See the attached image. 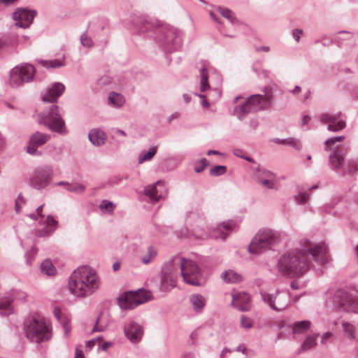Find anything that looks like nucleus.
Masks as SVG:
<instances>
[{"label": "nucleus", "instance_id": "nucleus-1", "mask_svg": "<svg viewBox=\"0 0 358 358\" xmlns=\"http://www.w3.org/2000/svg\"><path fill=\"white\" fill-rule=\"evenodd\" d=\"M301 249L285 253L278 260V269L289 277H301L310 268V257L318 265L329 262L327 246L324 243L314 244L308 240L301 241Z\"/></svg>", "mask_w": 358, "mask_h": 358}, {"label": "nucleus", "instance_id": "nucleus-2", "mask_svg": "<svg viewBox=\"0 0 358 358\" xmlns=\"http://www.w3.org/2000/svg\"><path fill=\"white\" fill-rule=\"evenodd\" d=\"M131 25L133 31L138 33L154 32L157 43L166 52L176 51L182 45V32L171 25L154 27L143 16H135L131 20Z\"/></svg>", "mask_w": 358, "mask_h": 358}, {"label": "nucleus", "instance_id": "nucleus-3", "mask_svg": "<svg viewBox=\"0 0 358 358\" xmlns=\"http://www.w3.org/2000/svg\"><path fill=\"white\" fill-rule=\"evenodd\" d=\"M99 287V280L96 271L87 266L74 270L69 280L70 292L78 297L92 294Z\"/></svg>", "mask_w": 358, "mask_h": 358}, {"label": "nucleus", "instance_id": "nucleus-4", "mask_svg": "<svg viewBox=\"0 0 358 358\" xmlns=\"http://www.w3.org/2000/svg\"><path fill=\"white\" fill-rule=\"evenodd\" d=\"M282 238V235L279 231L270 229H260L249 245L248 251L251 254L259 255L263 250L271 249Z\"/></svg>", "mask_w": 358, "mask_h": 358}, {"label": "nucleus", "instance_id": "nucleus-5", "mask_svg": "<svg viewBox=\"0 0 358 358\" xmlns=\"http://www.w3.org/2000/svg\"><path fill=\"white\" fill-rule=\"evenodd\" d=\"M38 123L48 129L59 134H66L68 131L64 120L59 113V107L53 103L38 115Z\"/></svg>", "mask_w": 358, "mask_h": 358}, {"label": "nucleus", "instance_id": "nucleus-6", "mask_svg": "<svg viewBox=\"0 0 358 358\" xmlns=\"http://www.w3.org/2000/svg\"><path fill=\"white\" fill-rule=\"evenodd\" d=\"M335 309L341 312H358V290L354 288L337 289L332 298Z\"/></svg>", "mask_w": 358, "mask_h": 358}, {"label": "nucleus", "instance_id": "nucleus-7", "mask_svg": "<svg viewBox=\"0 0 358 358\" xmlns=\"http://www.w3.org/2000/svg\"><path fill=\"white\" fill-rule=\"evenodd\" d=\"M24 331L28 339L40 343L52 337L50 327L40 317H32L24 322Z\"/></svg>", "mask_w": 358, "mask_h": 358}, {"label": "nucleus", "instance_id": "nucleus-8", "mask_svg": "<svg viewBox=\"0 0 358 358\" xmlns=\"http://www.w3.org/2000/svg\"><path fill=\"white\" fill-rule=\"evenodd\" d=\"M178 266L180 267V274L184 281L191 285L200 286L201 270L197 264L191 259L179 257Z\"/></svg>", "mask_w": 358, "mask_h": 358}, {"label": "nucleus", "instance_id": "nucleus-9", "mask_svg": "<svg viewBox=\"0 0 358 358\" xmlns=\"http://www.w3.org/2000/svg\"><path fill=\"white\" fill-rule=\"evenodd\" d=\"M35 73V67L30 64L17 65L10 71L9 84L13 87H18L33 81Z\"/></svg>", "mask_w": 358, "mask_h": 358}, {"label": "nucleus", "instance_id": "nucleus-10", "mask_svg": "<svg viewBox=\"0 0 358 358\" xmlns=\"http://www.w3.org/2000/svg\"><path fill=\"white\" fill-rule=\"evenodd\" d=\"M260 295L262 300L275 311H283L290 304V294L287 291H276L274 293L261 291Z\"/></svg>", "mask_w": 358, "mask_h": 358}, {"label": "nucleus", "instance_id": "nucleus-11", "mask_svg": "<svg viewBox=\"0 0 358 358\" xmlns=\"http://www.w3.org/2000/svg\"><path fill=\"white\" fill-rule=\"evenodd\" d=\"M54 176L53 168L52 166L45 165L36 168L29 179V185L32 188L37 190L46 189Z\"/></svg>", "mask_w": 358, "mask_h": 358}, {"label": "nucleus", "instance_id": "nucleus-12", "mask_svg": "<svg viewBox=\"0 0 358 358\" xmlns=\"http://www.w3.org/2000/svg\"><path fill=\"white\" fill-rule=\"evenodd\" d=\"M151 293L145 290L126 292L118 298V303L122 309L132 310L150 299Z\"/></svg>", "mask_w": 358, "mask_h": 358}, {"label": "nucleus", "instance_id": "nucleus-13", "mask_svg": "<svg viewBox=\"0 0 358 358\" xmlns=\"http://www.w3.org/2000/svg\"><path fill=\"white\" fill-rule=\"evenodd\" d=\"M236 224L234 221L229 220L224 222L213 229L212 231L207 232L203 229H194V235L197 238L204 239L212 238L215 239L224 240L227 236L236 229Z\"/></svg>", "mask_w": 358, "mask_h": 358}, {"label": "nucleus", "instance_id": "nucleus-14", "mask_svg": "<svg viewBox=\"0 0 358 358\" xmlns=\"http://www.w3.org/2000/svg\"><path fill=\"white\" fill-rule=\"evenodd\" d=\"M27 295L20 290L13 289L0 297V315H9L13 312L12 303L15 300L24 301Z\"/></svg>", "mask_w": 358, "mask_h": 358}, {"label": "nucleus", "instance_id": "nucleus-15", "mask_svg": "<svg viewBox=\"0 0 358 358\" xmlns=\"http://www.w3.org/2000/svg\"><path fill=\"white\" fill-rule=\"evenodd\" d=\"M263 92H264V95L258 94H253L247 99V101L250 103L252 109H253L255 112L266 109L270 106L273 96L271 90L264 87Z\"/></svg>", "mask_w": 358, "mask_h": 358}, {"label": "nucleus", "instance_id": "nucleus-16", "mask_svg": "<svg viewBox=\"0 0 358 358\" xmlns=\"http://www.w3.org/2000/svg\"><path fill=\"white\" fill-rule=\"evenodd\" d=\"M320 120L322 124H327V129L330 131L337 132L346 127L345 120L341 113H323L320 115Z\"/></svg>", "mask_w": 358, "mask_h": 358}, {"label": "nucleus", "instance_id": "nucleus-17", "mask_svg": "<svg viewBox=\"0 0 358 358\" xmlns=\"http://www.w3.org/2000/svg\"><path fill=\"white\" fill-rule=\"evenodd\" d=\"M36 15V11L34 10H27L25 8H17L13 14V20L15 21V25L21 28H27L32 23V21Z\"/></svg>", "mask_w": 358, "mask_h": 358}, {"label": "nucleus", "instance_id": "nucleus-18", "mask_svg": "<svg viewBox=\"0 0 358 358\" xmlns=\"http://www.w3.org/2000/svg\"><path fill=\"white\" fill-rule=\"evenodd\" d=\"M50 138V134L36 131L30 136L27 152L31 155H41V152L38 151L37 148L43 145Z\"/></svg>", "mask_w": 358, "mask_h": 358}, {"label": "nucleus", "instance_id": "nucleus-19", "mask_svg": "<svg viewBox=\"0 0 358 358\" xmlns=\"http://www.w3.org/2000/svg\"><path fill=\"white\" fill-rule=\"evenodd\" d=\"M125 336L133 343H139L143 335L141 325L134 321H128L124 325Z\"/></svg>", "mask_w": 358, "mask_h": 358}, {"label": "nucleus", "instance_id": "nucleus-20", "mask_svg": "<svg viewBox=\"0 0 358 358\" xmlns=\"http://www.w3.org/2000/svg\"><path fill=\"white\" fill-rule=\"evenodd\" d=\"M348 149L343 146L337 145L329 155V162L333 170L340 171L345 166V158Z\"/></svg>", "mask_w": 358, "mask_h": 358}, {"label": "nucleus", "instance_id": "nucleus-21", "mask_svg": "<svg viewBox=\"0 0 358 358\" xmlns=\"http://www.w3.org/2000/svg\"><path fill=\"white\" fill-rule=\"evenodd\" d=\"M65 90V86L61 83H55L48 87L45 94L42 96L43 102L57 103L58 99Z\"/></svg>", "mask_w": 358, "mask_h": 358}, {"label": "nucleus", "instance_id": "nucleus-22", "mask_svg": "<svg viewBox=\"0 0 358 358\" xmlns=\"http://www.w3.org/2000/svg\"><path fill=\"white\" fill-rule=\"evenodd\" d=\"M178 259H179V256H176L166 262L162 268L161 274L175 275L176 278H178L180 273V267L178 266V260H176Z\"/></svg>", "mask_w": 358, "mask_h": 358}, {"label": "nucleus", "instance_id": "nucleus-23", "mask_svg": "<svg viewBox=\"0 0 358 358\" xmlns=\"http://www.w3.org/2000/svg\"><path fill=\"white\" fill-rule=\"evenodd\" d=\"M88 138L94 145L101 146L105 144L107 136L103 130L95 128L89 131Z\"/></svg>", "mask_w": 358, "mask_h": 358}, {"label": "nucleus", "instance_id": "nucleus-24", "mask_svg": "<svg viewBox=\"0 0 358 358\" xmlns=\"http://www.w3.org/2000/svg\"><path fill=\"white\" fill-rule=\"evenodd\" d=\"M57 224V221L52 215H48L45 220V227L38 230L37 236L39 237L50 236L56 230Z\"/></svg>", "mask_w": 358, "mask_h": 358}, {"label": "nucleus", "instance_id": "nucleus-25", "mask_svg": "<svg viewBox=\"0 0 358 358\" xmlns=\"http://www.w3.org/2000/svg\"><path fill=\"white\" fill-rule=\"evenodd\" d=\"M53 314L56 319L57 320V321L61 324L64 330V336H68L71 329L69 318L62 316V310L59 307L57 306L54 308Z\"/></svg>", "mask_w": 358, "mask_h": 358}, {"label": "nucleus", "instance_id": "nucleus-26", "mask_svg": "<svg viewBox=\"0 0 358 358\" xmlns=\"http://www.w3.org/2000/svg\"><path fill=\"white\" fill-rule=\"evenodd\" d=\"M232 303L238 310L247 311L250 308V296L245 293L243 296H233Z\"/></svg>", "mask_w": 358, "mask_h": 358}, {"label": "nucleus", "instance_id": "nucleus-27", "mask_svg": "<svg viewBox=\"0 0 358 358\" xmlns=\"http://www.w3.org/2000/svg\"><path fill=\"white\" fill-rule=\"evenodd\" d=\"M164 186V182L162 180H158L155 184L148 185L144 189L145 194L148 196L153 201H158L161 197V194H158V190L157 186Z\"/></svg>", "mask_w": 358, "mask_h": 358}, {"label": "nucleus", "instance_id": "nucleus-28", "mask_svg": "<svg viewBox=\"0 0 358 358\" xmlns=\"http://www.w3.org/2000/svg\"><path fill=\"white\" fill-rule=\"evenodd\" d=\"M176 279L175 275L161 274V282L159 289L162 292H167L176 287Z\"/></svg>", "mask_w": 358, "mask_h": 358}, {"label": "nucleus", "instance_id": "nucleus-29", "mask_svg": "<svg viewBox=\"0 0 358 358\" xmlns=\"http://www.w3.org/2000/svg\"><path fill=\"white\" fill-rule=\"evenodd\" d=\"M189 301L196 313H201L206 303L205 297L198 294H192L189 297Z\"/></svg>", "mask_w": 358, "mask_h": 358}, {"label": "nucleus", "instance_id": "nucleus-30", "mask_svg": "<svg viewBox=\"0 0 358 358\" xmlns=\"http://www.w3.org/2000/svg\"><path fill=\"white\" fill-rule=\"evenodd\" d=\"M255 112L247 100L241 106H236L234 113L239 120H243L250 113Z\"/></svg>", "mask_w": 358, "mask_h": 358}, {"label": "nucleus", "instance_id": "nucleus-31", "mask_svg": "<svg viewBox=\"0 0 358 358\" xmlns=\"http://www.w3.org/2000/svg\"><path fill=\"white\" fill-rule=\"evenodd\" d=\"M319 334H315L307 336L304 341L301 344V348L298 351V353L300 354L301 352L308 351L313 348L316 345V340Z\"/></svg>", "mask_w": 358, "mask_h": 358}, {"label": "nucleus", "instance_id": "nucleus-32", "mask_svg": "<svg viewBox=\"0 0 358 358\" xmlns=\"http://www.w3.org/2000/svg\"><path fill=\"white\" fill-rule=\"evenodd\" d=\"M273 141L277 144L289 145L296 150H300L302 148L301 141L297 138L292 137L282 139L276 138H274Z\"/></svg>", "mask_w": 358, "mask_h": 358}, {"label": "nucleus", "instance_id": "nucleus-33", "mask_svg": "<svg viewBox=\"0 0 358 358\" xmlns=\"http://www.w3.org/2000/svg\"><path fill=\"white\" fill-rule=\"evenodd\" d=\"M310 327L309 320H302L296 322L292 325V333L295 334H302L306 332Z\"/></svg>", "mask_w": 358, "mask_h": 358}, {"label": "nucleus", "instance_id": "nucleus-34", "mask_svg": "<svg viewBox=\"0 0 358 358\" xmlns=\"http://www.w3.org/2000/svg\"><path fill=\"white\" fill-rule=\"evenodd\" d=\"M39 63L44 67L47 69L52 68H59L62 66H64L66 65L64 62V57L63 56L62 59H55L50 60H40Z\"/></svg>", "mask_w": 358, "mask_h": 358}, {"label": "nucleus", "instance_id": "nucleus-35", "mask_svg": "<svg viewBox=\"0 0 358 358\" xmlns=\"http://www.w3.org/2000/svg\"><path fill=\"white\" fill-rule=\"evenodd\" d=\"M222 278L224 281L229 283H236L242 280L241 275L232 270L224 271L222 273Z\"/></svg>", "mask_w": 358, "mask_h": 358}, {"label": "nucleus", "instance_id": "nucleus-36", "mask_svg": "<svg viewBox=\"0 0 358 358\" xmlns=\"http://www.w3.org/2000/svg\"><path fill=\"white\" fill-rule=\"evenodd\" d=\"M109 103L115 107H121L125 103L124 97L119 93L111 92L108 95Z\"/></svg>", "mask_w": 358, "mask_h": 358}, {"label": "nucleus", "instance_id": "nucleus-37", "mask_svg": "<svg viewBox=\"0 0 358 358\" xmlns=\"http://www.w3.org/2000/svg\"><path fill=\"white\" fill-rule=\"evenodd\" d=\"M41 272L47 275H54L56 273V268L52 262L45 259L41 264Z\"/></svg>", "mask_w": 358, "mask_h": 358}, {"label": "nucleus", "instance_id": "nucleus-38", "mask_svg": "<svg viewBox=\"0 0 358 358\" xmlns=\"http://www.w3.org/2000/svg\"><path fill=\"white\" fill-rule=\"evenodd\" d=\"M342 327L345 337L350 340L355 339V327L352 324L343 321L342 322Z\"/></svg>", "mask_w": 358, "mask_h": 358}, {"label": "nucleus", "instance_id": "nucleus-39", "mask_svg": "<svg viewBox=\"0 0 358 358\" xmlns=\"http://www.w3.org/2000/svg\"><path fill=\"white\" fill-rule=\"evenodd\" d=\"M157 151V146L151 147L145 152H141L138 157V163L142 164L144 162L150 161L155 155Z\"/></svg>", "mask_w": 358, "mask_h": 358}, {"label": "nucleus", "instance_id": "nucleus-40", "mask_svg": "<svg viewBox=\"0 0 358 358\" xmlns=\"http://www.w3.org/2000/svg\"><path fill=\"white\" fill-rule=\"evenodd\" d=\"M200 90L201 92H205L206 90L210 88V85L208 84V71L205 67H203L200 70Z\"/></svg>", "mask_w": 358, "mask_h": 358}, {"label": "nucleus", "instance_id": "nucleus-41", "mask_svg": "<svg viewBox=\"0 0 358 358\" xmlns=\"http://www.w3.org/2000/svg\"><path fill=\"white\" fill-rule=\"evenodd\" d=\"M345 138V136H338L328 138L324 141L325 150H331L336 143L343 142Z\"/></svg>", "mask_w": 358, "mask_h": 358}, {"label": "nucleus", "instance_id": "nucleus-42", "mask_svg": "<svg viewBox=\"0 0 358 358\" xmlns=\"http://www.w3.org/2000/svg\"><path fill=\"white\" fill-rule=\"evenodd\" d=\"M99 209L103 213H112L115 208V204L108 200H103L99 204Z\"/></svg>", "mask_w": 358, "mask_h": 358}, {"label": "nucleus", "instance_id": "nucleus-43", "mask_svg": "<svg viewBox=\"0 0 358 358\" xmlns=\"http://www.w3.org/2000/svg\"><path fill=\"white\" fill-rule=\"evenodd\" d=\"M343 173L358 171V160H349L342 170Z\"/></svg>", "mask_w": 358, "mask_h": 358}, {"label": "nucleus", "instance_id": "nucleus-44", "mask_svg": "<svg viewBox=\"0 0 358 358\" xmlns=\"http://www.w3.org/2000/svg\"><path fill=\"white\" fill-rule=\"evenodd\" d=\"M258 182L269 189L277 188L275 178H262L260 176H258Z\"/></svg>", "mask_w": 358, "mask_h": 358}, {"label": "nucleus", "instance_id": "nucleus-45", "mask_svg": "<svg viewBox=\"0 0 358 358\" xmlns=\"http://www.w3.org/2000/svg\"><path fill=\"white\" fill-rule=\"evenodd\" d=\"M218 10L224 17L227 18L231 22L234 23L236 21L234 13L231 10L226 8L219 7Z\"/></svg>", "mask_w": 358, "mask_h": 358}, {"label": "nucleus", "instance_id": "nucleus-46", "mask_svg": "<svg viewBox=\"0 0 358 358\" xmlns=\"http://www.w3.org/2000/svg\"><path fill=\"white\" fill-rule=\"evenodd\" d=\"M227 171V166L224 165H217L210 170V174L213 176H220L224 174Z\"/></svg>", "mask_w": 358, "mask_h": 358}, {"label": "nucleus", "instance_id": "nucleus-47", "mask_svg": "<svg viewBox=\"0 0 358 358\" xmlns=\"http://www.w3.org/2000/svg\"><path fill=\"white\" fill-rule=\"evenodd\" d=\"M156 255V251L152 248H150L148 250V255L142 257L141 261L143 264H148V263L150 262L152 258L155 257Z\"/></svg>", "mask_w": 358, "mask_h": 358}, {"label": "nucleus", "instance_id": "nucleus-48", "mask_svg": "<svg viewBox=\"0 0 358 358\" xmlns=\"http://www.w3.org/2000/svg\"><path fill=\"white\" fill-rule=\"evenodd\" d=\"M85 190V186L78 183L71 184L69 192H75L78 194H82Z\"/></svg>", "mask_w": 358, "mask_h": 358}, {"label": "nucleus", "instance_id": "nucleus-49", "mask_svg": "<svg viewBox=\"0 0 358 358\" xmlns=\"http://www.w3.org/2000/svg\"><path fill=\"white\" fill-rule=\"evenodd\" d=\"M209 165L208 161L206 158H202L198 165L194 167V171L201 173Z\"/></svg>", "mask_w": 358, "mask_h": 358}, {"label": "nucleus", "instance_id": "nucleus-50", "mask_svg": "<svg viewBox=\"0 0 358 358\" xmlns=\"http://www.w3.org/2000/svg\"><path fill=\"white\" fill-rule=\"evenodd\" d=\"M25 199L23 197L22 194H19L17 198L15 199V208L16 212L20 213L22 206L25 204Z\"/></svg>", "mask_w": 358, "mask_h": 358}, {"label": "nucleus", "instance_id": "nucleus-51", "mask_svg": "<svg viewBox=\"0 0 358 358\" xmlns=\"http://www.w3.org/2000/svg\"><path fill=\"white\" fill-rule=\"evenodd\" d=\"M241 325L243 328L250 329L252 327V321L250 318L242 315L241 318Z\"/></svg>", "mask_w": 358, "mask_h": 358}, {"label": "nucleus", "instance_id": "nucleus-52", "mask_svg": "<svg viewBox=\"0 0 358 358\" xmlns=\"http://www.w3.org/2000/svg\"><path fill=\"white\" fill-rule=\"evenodd\" d=\"M309 194L306 192H301L296 196V200L299 204H304L308 199Z\"/></svg>", "mask_w": 358, "mask_h": 358}, {"label": "nucleus", "instance_id": "nucleus-53", "mask_svg": "<svg viewBox=\"0 0 358 358\" xmlns=\"http://www.w3.org/2000/svg\"><path fill=\"white\" fill-rule=\"evenodd\" d=\"M80 42L83 46L90 48L92 45V41L86 34H83L80 36Z\"/></svg>", "mask_w": 358, "mask_h": 358}, {"label": "nucleus", "instance_id": "nucleus-54", "mask_svg": "<svg viewBox=\"0 0 358 358\" xmlns=\"http://www.w3.org/2000/svg\"><path fill=\"white\" fill-rule=\"evenodd\" d=\"M100 317H98L96 320L95 325L92 329V331H103L106 329V324H99Z\"/></svg>", "mask_w": 358, "mask_h": 358}, {"label": "nucleus", "instance_id": "nucleus-55", "mask_svg": "<svg viewBox=\"0 0 358 358\" xmlns=\"http://www.w3.org/2000/svg\"><path fill=\"white\" fill-rule=\"evenodd\" d=\"M259 176H260L262 178H269V179L275 178L274 174L269 171L263 169V170H259Z\"/></svg>", "mask_w": 358, "mask_h": 358}, {"label": "nucleus", "instance_id": "nucleus-56", "mask_svg": "<svg viewBox=\"0 0 358 358\" xmlns=\"http://www.w3.org/2000/svg\"><path fill=\"white\" fill-rule=\"evenodd\" d=\"M302 32H303L302 30L299 29H296L293 31L292 36L296 42L299 41L300 36H301Z\"/></svg>", "mask_w": 358, "mask_h": 358}, {"label": "nucleus", "instance_id": "nucleus-57", "mask_svg": "<svg viewBox=\"0 0 358 358\" xmlns=\"http://www.w3.org/2000/svg\"><path fill=\"white\" fill-rule=\"evenodd\" d=\"M198 96L201 99V105L203 108H208L209 106L208 102L206 101V96L204 94H198Z\"/></svg>", "mask_w": 358, "mask_h": 358}, {"label": "nucleus", "instance_id": "nucleus-58", "mask_svg": "<svg viewBox=\"0 0 358 358\" xmlns=\"http://www.w3.org/2000/svg\"><path fill=\"white\" fill-rule=\"evenodd\" d=\"M332 336V334L331 332H326L322 336L321 343L322 344H325L327 342V340H328L331 336Z\"/></svg>", "mask_w": 358, "mask_h": 358}, {"label": "nucleus", "instance_id": "nucleus-59", "mask_svg": "<svg viewBox=\"0 0 358 358\" xmlns=\"http://www.w3.org/2000/svg\"><path fill=\"white\" fill-rule=\"evenodd\" d=\"M71 184L68 182L60 181L55 184L56 186H63L66 190H69Z\"/></svg>", "mask_w": 358, "mask_h": 358}, {"label": "nucleus", "instance_id": "nucleus-60", "mask_svg": "<svg viewBox=\"0 0 358 358\" xmlns=\"http://www.w3.org/2000/svg\"><path fill=\"white\" fill-rule=\"evenodd\" d=\"M74 358H85L83 350L77 348L76 349Z\"/></svg>", "mask_w": 358, "mask_h": 358}, {"label": "nucleus", "instance_id": "nucleus-61", "mask_svg": "<svg viewBox=\"0 0 358 358\" xmlns=\"http://www.w3.org/2000/svg\"><path fill=\"white\" fill-rule=\"evenodd\" d=\"M199 333L197 330H194L191 333L189 338L192 340V343H194V341L197 339Z\"/></svg>", "mask_w": 358, "mask_h": 358}, {"label": "nucleus", "instance_id": "nucleus-62", "mask_svg": "<svg viewBox=\"0 0 358 358\" xmlns=\"http://www.w3.org/2000/svg\"><path fill=\"white\" fill-rule=\"evenodd\" d=\"M243 152H244L240 149H235L233 151V153L234 154V155H236V157H240L241 159H243V157H244Z\"/></svg>", "mask_w": 358, "mask_h": 358}, {"label": "nucleus", "instance_id": "nucleus-63", "mask_svg": "<svg viewBox=\"0 0 358 358\" xmlns=\"http://www.w3.org/2000/svg\"><path fill=\"white\" fill-rule=\"evenodd\" d=\"M258 124H259V122L257 120H251L250 121V127H252L253 129H256L258 127Z\"/></svg>", "mask_w": 358, "mask_h": 358}, {"label": "nucleus", "instance_id": "nucleus-64", "mask_svg": "<svg viewBox=\"0 0 358 358\" xmlns=\"http://www.w3.org/2000/svg\"><path fill=\"white\" fill-rule=\"evenodd\" d=\"M180 114L177 112L171 114L167 119L168 122H170L171 120L179 117Z\"/></svg>", "mask_w": 358, "mask_h": 358}]
</instances>
